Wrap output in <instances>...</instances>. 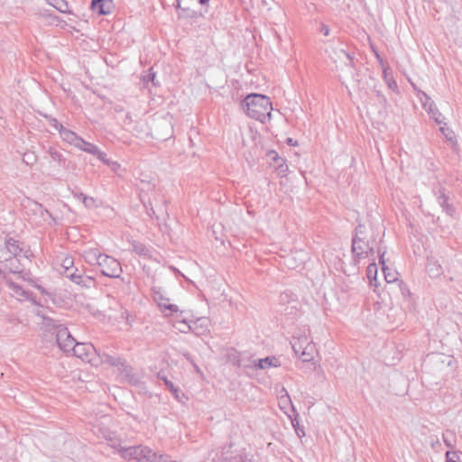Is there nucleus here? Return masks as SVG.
Instances as JSON below:
<instances>
[{
  "label": "nucleus",
  "mask_w": 462,
  "mask_h": 462,
  "mask_svg": "<svg viewBox=\"0 0 462 462\" xmlns=\"http://www.w3.org/2000/svg\"><path fill=\"white\" fill-rule=\"evenodd\" d=\"M374 54H375V57H376V59H377V60H378V61H379V63L381 64L382 68H383H383H386V67L384 66V62H383V58L381 57V55H380L376 51H374Z\"/></svg>",
  "instance_id": "nucleus-47"
},
{
  "label": "nucleus",
  "mask_w": 462,
  "mask_h": 462,
  "mask_svg": "<svg viewBox=\"0 0 462 462\" xmlns=\"http://www.w3.org/2000/svg\"><path fill=\"white\" fill-rule=\"evenodd\" d=\"M43 319L47 326H52L56 328V341L60 348L64 352H70L77 342L69 329L61 324H57V321L53 319L43 317Z\"/></svg>",
  "instance_id": "nucleus-6"
},
{
  "label": "nucleus",
  "mask_w": 462,
  "mask_h": 462,
  "mask_svg": "<svg viewBox=\"0 0 462 462\" xmlns=\"http://www.w3.org/2000/svg\"><path fill=\"white\" fill-rule=\"evenodd\" d=\"M118 372L124 380L129 384L134 386L141 384L142 382L139 376L134 373L133 367L129 365L126 361L120 366Z\"/></svg>",
  "instance_id": "nucleus-12"
},
{
  "label": "nucleus",
  "mask_w": 462,
  "mask_h": 462,
  "mask_svg": "<svg viewBox=\"0 0 462 462\" xmlns=\"http://www.w3.org/2000/svg\"><path fill=\"white\" fill-rule=\"evenodd\" d=\"M280 361L277 357L271 356L264 358H260L254 361V366L258 369H266L269 367L280 366Z\"/></svg>",
  "instance_id": "nucleus-17"
},
{
  "label": "nucleus",
  "mask_w": 462,
  "mask_h": 462,
  "mask_svg": "<svg viewBox=\"0 0 462 462\" xmlns=\"http://www.w3.org/2000/svg\"><path fill=\"white\" fill-rule=\"evenodd\" d=\"M130 244L132 245V251L134 254L145 259H152V254L154 252L152 247L147 246L143 243L137 240H132L130 241Z\"/></svg>",
  "instance_id": "nucleus-15"
},
{
  "label": "nucleus",
  "mask_w": 462,
  "mask_h": 462,
  "mask_svg": "<svg viewBox=\"0 0 462 462\" xmlns=\"http://www.w3.org/2000/svg\"><path fill=\"white\" fill-rule=\"evenodd\" d=\"M158 377L160 380L163 381L166 388L172 393L175 398H179L180 390L176 387L171 381H170L165 375H162L161 373L158 374Z\"/></svg>",
  "instance_id": "nucleus-23"
},
{
  "label": "nucleus",
  "mask_w": 462,
  "mask_h": 462,
  "mask_svg": "<svg viewBox=\"0 0 462 462\" xmlns=\"http://www.w3.org/2000/svg\"><path fill=\"white\" fill-rule=\"evenodd\" d=\"M73 195L75 198L81 200L86 208H97V201L93 197L88 196L82 192H73Z\"/></svg>",
  "instance_id": "nucleus-21"
},
{
  "label": "nucleus",
  "mask_w": 462,
  "mask_h": 462,
  "mask_svg": "<svg viewBox=\"0 0 462 462\" xmlns=\"http://www.w3.org/2000/svg\"><path fill=\"white\" fill-rule=\"evenodd\" d=\"M268 156L273 160L277 163V159H282V157H279L278 153L275 151H270L268 153Z\"/></svg>",
  "instance_id": "nucleus-45"
},
{
  "label": "nucleus",
  "mask_w": 462,
  "mask_h": 462,
  "mask_svg": "<svg viewBox=\"0 0 462 462\" xmlns=\"http://www.w3.org/2000/svg\"><path fill=\"white\" fill-rule=\"evenodd\" d=\"M398 192H399V189H395V193H393V197H398V195H399V194H398Z\"/></svg>",
  "instance_id": "nucleus-53"
},
{
  "label": "nucleus",
  "mask_w": 462,
  "mask_h": 462,
  "mask_svg": "<svg viewBox=\"0 0 462 462\" xmlns=\"http://www.w3.org/2000/svg\"><path fill=\"white\" fill-rule=\"evenodd\" d=\"M154 300L158 302L159 307L163 310H170L171 313L178 312L177 305L169 303V299L163 297V295L157 291L155 288L152 289Z\"/></svg>",
  "instance_id": "nucleus-16"
},
{
  "label": "nucleus",
  "mask_w": 462,
  "mask_h": 462,
  "mask_svg": "<svg viewBox=\"0 0 462 462\" xmlns=\"http://www.w3.org/2000/svg\"><path fill=\"white\" fill-rule=\"evenodd\" d=\"M140 199L150 217L157 220H166L169 217V201L160 188L145 183L144 187L140 189Z\"/></svg>",
  "instance_id": "nucleus-3"
},
{
  "label": "nucleus",
  "mask_w": 462,
  "mask_h": 462,
  "mask_svg": "<svg viewBox=\"0 0 462 462\" xmlns=\"http://www.w3.org/2000/svg\"><path fill=\"white\" fill-rule=\"evenodd\" d=\"M49 5L53 6L55 9H57L60 13H67L68 12V2L66 0H46Z\"/></svg>",
  "instance_id": "nucleus-25"
},
{
  "label": "nucleus",
  "mask_w": 462,
  "mask_h": 462,
  "mask_svg": "<svg viewBox=\"0 0 462 462\" xmlns=\"http://www.w3.org/2000/svg\"><path fill=\"white\" fill-rule=\"evenodd\" d=\"M44 117L48 120L50 125L54 127L57 131H59V133L64 127L62 124H60L56 118L52 117L51 116L44 115Z\"/></svg>",
  "instance_id": "nucleus-37"
},
{
  "label": "nucleus",
  "mask_w": 462,
  "mask_h": 462,
  "mask_svg": "<svg viewBox=\"0 0 462 462\" xmlns=\"http://www.w3.org/2000/svg\"><path fill=\"white\" fill-rule=\"evenodd\" d=\"M109 446L114 448L116 450V452H117L119 454V449L121 448H124L122 445H121V441L119 439H110L109 440Z\"/></svg>",
  "instance_id": "nucleus-40"
},
{
  "label": "nucleus",
  "mask_w": 462,
  "mask_h": 462,
  "mask_svg": "<svg viewBox=\"0 0 462 462\" xmlns=\"http://www.w3.org/2000/svg\"><path fill=\"white\" fill-rule=\"evenodd\" d=\"M48 153L54 162H57L59 163V165H65L66 159L64 158L63 154L60 152L57 149L50 147L48 150Z\"/></svg>",
  "instance_id": "nucleus-26"
},
{
  "label": "nucleus",
  "mask_w": 462,
  "mask_h": 462,
  "mask_svg": "<svg viewBox=\"0 0 462 462\" xmlns=\"http://www.w3.org/2000/svg\"><path fill=\"white\" fill-rule=\"evenodd\" d=\"M182 5H183V6H188V5L184 3V1L182 2Z\"/></svg>",
  "instance_id": "nucleus-56"
},
{
  "label": "nucleus",
  "mask_w": 462,
  "mask_h": 462,
  "mask_svg": "<svg viewBox=\"0 0 462 462\" xmlns=\"http://www.w3.org/2000/svg\"><path fill=\"white\" fill-rule=\"evenodd\" d=\"M119 454L122 458L135 462H156L157 455L150 448L145 446H131L121 448Z\"/></svg>",
  "instance_id": "nucleus-5"
},
{
  "label": "nucleus",
  "mask_w": 462,
  "mask_h": 462,
  "mask_svg": "<svg viewBox=\"0 0 462 462\" xmlns=\"http://www.w3.org/2000/svg\"><path fill=\"white\" fill-rule=\"evenodd\" d=\"M286 143L290 146H297L298 142L296 140H293L291 137H288L286 139Z\"/></svg>",
  "instance_id": "nucleus-46"
},
{
  "label": "nucleus",
  "mask_w": 462,
  "mask_h": 462,
  "mask_svg": "<svg viewBox=\"0 0 462 462\" xmlns=\"http://www.w3.org/2000/svg\"><path fill=\"white\" fill-rule=\"evenodd\" d=\"M209 0H198V3L201 5H208Z\"/></svg>",
  "instance_id": "nucleus-50"
},
{
  "label": "nucleus",
  "mask_w": 462,
  "mask_h": 462,
  "mask_svg": "<svg viewBox=\"0 0 462 462\" xmlns=\"http://www.w3.org/2000/svg\"><path fill=\"white\" fill-rule=\"evenodd\" d=\"M37 161V156L34 152H28L23 156V162L29 166H32Z\"/></svg>",
  "instance_id": "nucleus-34"
},
{
  "label": "nucleus",
  "mask_w": 462,
  "mask_h": 462,
  "mask_svg": "<svg viewBox=\"0 0 462 462\" xmlns=\"http://www.w3.org/2000/svg\"><path fill=\"white\" fill-rule=\"evenodd\" d=\"M241 106L245 114L263 124L272 119L273 104L265 95L258 93L248 94L242 101Z\"/></svg>",
  "instance_id": "nucleus-4"
},
{
  "label": "nucleus",
  "mask_w": 462,
  "mask_h": 462,
  "mask_svg": "<svg viewBox=\"0 0 462 462\" xmlns=\"http://www.w3.org/2000/svg\"><path fill=\"white\" fill-rule=\"evenodd\" d=\"M100 273L109 278H120L123 269L121 263L114 257L103 254L97 264Z\"/></svg>",
  "instance_id": "nucleus-7"
},
{
  "label": "nucleus",
  "mask_w": 462,
  "mask_h": 462,
  "mask_svg": "<svg viewBox=\"0 0 462 462\" xmlns=\"http://www.w3.org/2000/svg\"><path fill=\"white\" fill-rule=\"evenodd\" d=\"M297 417H298V414L296 415L295 418L291 419V424L294 428V430H295L297 436L299 438H302L305 436L304 427L300 425V421Z\"/></svg>",
  "instance_id": "nucleus-33"
},
{
  "label": "nucleus",
  "mask_w": 462,
  "mask_h": 462,
  "mask_svg": "<svg viewBox=\"0 0 462 462\" xmlns=\"http://www.w3.org/2000/svg\"><path fill=\"white\" fill-rule=\"evenodd\" d=\"M34 287L42 294V295H48V296H51V294L47 291V290L42 287V285L40 284H35Z\"/></svg>",
  "instance_id": "nucleus-44"
},
{
  "label": "nucleus",
  "mask_w": 462,
  "mask_h": 462,
  "mask_svg": "<svg viewBox=\"0 0 462 462\" xmlns=\"http://www.w3.org/2000/svg\"><path fill=\"white\" fill-rule=\"evenodd\" d=\"M78 273H79V270L74 267L64 269V271L62 272V274L64 276H66L67 278H69L70 281H71V277L77 276Z\"/></svg>",
  "instance_id": "nucleus-38"
},
{
  "label": "nucleus",
  "mask_w": 462,
  "mask_h": 462,
  "mask_svg": "<svg viewBox=\"0 0 462 462\" xmlns=\"http://www.w3.org/2000/svg\"><path fill=\"white\" fill-rule=\"evenodd\" d=\"M73 264H74V261L71 257H66L63 262H62V264H61V267L63 269H67V268H72L73 267Z\"/></svg>",
  "instance_id": "nucleus-41"
},
{
  "label": "nucleus",
  "mask_w": 462,
  "mask_h": 462,
  "mask_svg": "<svg viewBox=\"0 0 462 462\" xmlns=\"http://www.w3.org/2000/svg\"><path fill=\"white\" fill-rule=\"evenodd\" d=\"M71 282L86 289L96 288L97 285L96 279L88 276L86 272H79L77 276L71 277Z\"/></svg>",
  "instance_id": "nucleus-14"
},
{
  "label": "nucleus",
  "mask_w": 462,
  "mask_h": 462,
  "mask_svg": "<svg viewBox=\"0 0 462 462\" xmlns=\"http://www.w3.org/2000/svg\"><path fill=\"white\" fill-rule=\"evenodd\" d=\"M307 341H308L307 337H304L303 339H300V338L294 339V341L291 342V347L297 356H300L302 349H304L305 346H303V345L307 344Z\"/></svg>",
  "instance_id": "nucleus-28"
},
{
  "label": "nucleus",
  "mask_w": 462,
  "mask_h": 462,
  "mask_svg": "<svg viewBox=\"0 0 462 462\" xmlns=\"http://www.w3.org/2000/svg\"><path fill=\"white\" fill-rule=\"evenodd\" d=\"M111 162H114V161L110 160V159H106V162H104V164L107 165L110 167L111 165Z\"/></svg>",
  "instance_id": "nucleus-51"
},
{
  "label": "nucleus",
  "mask_w": 462,
  "mask_h": 462,
  "mask_svg": "<svg viewBox=\"0 0 462 462\" xmlns=\"http://www.w3.org/2000/svg\"><path fill=\"white\" fill-rule=\"evenodd\" d=\"M115 110H116V112L121 111L120 107H116V108H115Z\"/></svg>",
  "instance_id": "nucleus-54"
},
{
  "label": "nucleus",
  "mask_w": 462,
  "mask_h": 462,
  "mask_svg": "<svg viewBox=\"0 0 462 462\" xmlns=\"http://www.w3.org/2000/svg\"><path fill=\"white\" fill-rule=\"evenodd\" d=\"M345 55L346 57L350 60V62H353V57L346 51H345L344 50L341 51Z\"/></svg>",
  "instance_id": "nucleus-49"
},
{
  "label": "nucleus",
  "mask_w": 462,
  "mask_h": 462,
  "mask_svg": "<svg viewBox=\"0 0 462 462\" xmlns=\"http://www.w3.org/2000/svg\"><path fill=\"white\" fill-rule=\"evenodd\" d=\"M60 135L64 142L74 145L75 147L79 146V143L81 137L79 136L75 132L63 127L60 132Z\"/></svg>",
  "instance_id": "nucleus-18"
},
{
  "label": "nucleus",
  "mask_w": 462,
  "mask_h": 462,
  "mask_svg": "<svg viewBox=\"0 0 462 462\" xmlns=\"http://www.w3.org/2000/svg\"><path fill=\"white\" fill-rule=\"evenodd\" d=\"M384 254H385V251L383 250V248L377 249L379 263L382 266V271L383 273L384 279L387 283H393V282H398L399 281V279H398L399 273L395 271H392L390 268H388L386 266L385 261H384Z\"/></svg>",
  "instance_id": "nucleus-10"
},
{
  "label": "nucleus",
  "mask_w": 462,
  "mask_h": 462,
  "mask_svg": "<svg viewBox=\"0 0 462 462\" xmlns=\"http://www.w3.org/2000/svg\"><path fill=\"white\" fill-rule=\"evenodd\" d=\"M384 227L382 225H374L371 221L358 223L354 230L352 237L351 252L353 262L357 264L361 259L373 257L381 247Z\"/></svg>",
  "instance_id": "nucleus-1"
},
{
  "label": "nucleus",
  "mask_w": 462,
  "mask_h": 462,
  "mask_svg": "<svg viewBox=\"0 0 462 462\" xmlns=\"http://www.w3.org/2000/svg\"><path fill=\"white\" fill-rule=\"evenodd\" d=\"M446 460L447 462H462L461 456L457 451H448Z\"/></svg>",
  "instance_id": "nucleus-35"
},
{
  "label": "nucleus",
  "mask_w": 462,
  "mask_h": 462,
  "mask_svg": "<svg viewBox=\"0 0 462 462\" xmlns=\"http://www.w3.org/2000/svg\"><path fill=\"white\" fill-rule=\"evenodd\" d=\"M156 73L152 71V69L151 68L149 69V72L147 75L143 77V81L144 84H148L149 82H152L153 86H157L158 82H155Z\"/></svg>",
  "instance_id": "nucleus-36"
},
{
  "label": "nucleus",
  "mask_w": 462,
  "mask_h": 462,
  "mask_svg": "<svg viewBox=\"0 0 462 462\" xmlns=\"http://www.w3.org/2000/svg\"><path fill=\"white\" fill-rule=\"evenodd\" d=\"M93 155H95L99 161H101L103 163L106 162V160L107 159L106 158V154L104 152H101L98 148H97V152H95Z\"/></svg>",
  "instance_id": "nucleus-42"
},
{
  "label": "nucleus",
  "mask_w": 462,
  "mask_h": 462,
  "mask_svg": "<svg viewBox=\"0 0 462 462\" xmlns=\"http://www.w3.org/2000/svg\"><path fill=\"white\" fill-rule=\"evenodd\" d=\"M113 8L112 0H92L90 4V9L99 16L110 14Z\"/></svg>",
  "instance_id": "nucleus-11"
},
{
  "label": "nucleus",
  "mask_w": 462,
  "mask_h": 462,
  "mask_svg": "<svg viewBox=\"0 0 462 462\" xmlns=\"http://www.w3.org/2000/svg\"><path fill=\"white\" fill-rule=\"evenodd\" d=\"M110 168L113 171H116L120 168V164L117 162H111Z\"/></svg>",
  "instance_id": "nucleus-48"
},
{
  "label": "nucleus",
  "mask_w": 462,
  "mask_h": 462,
  "mask_svg": "<svg viewBox=\"0 0 462 462\" xmlns=\"http://www.w3.org/2000/svg\"><path fill=\"white\" fill-rule=\"evenodd\" d=\"M319 32L325 35V36H328L329 35V32H330V29L329 27L325 24V23H321V26H320V29H319Z\"/></svg>",
  "instance_id": "nucleus-43"
},
{
  "label": "nucleus",
  "mask_w": 462,
  "mask_h": 462,
  "mask_svg": "<svg viewBox=\"0 0 462 462\" xmlns=\"http://www.w3.org/2000/svg\"><path fill=\"white\" fill-rule=\"evenodd\" d=\"M21 245L20 241L9 236H0V277L23 273V267L20 258L23 249Z\"/></svg>",
  "instance_id": "nucleus-2"
},
{
  "label": "nucleus",
  "mask_w": 462,
  "mask_h": 462,
  "mask_svg": "<svg viewBox=\"0 0 462 462\" xmlns=\"http://www.w3.org/2000/svg\"><path fill=\"white\" fill-rule=\"evenodd\" d=\"M126 119H130L131 120V116H129V114L126 115Z\"/></svg>",
  "instance_id": "nucleus-55"
},
{
  "label": "nucleus",
  "mask_w": 462,
  "mask_h": 462,
  "mask_svg": "<svg viewBox=\"0 0 462 462\" xmlns=\"http://www.w3.org/2000/svg\"><path fill=\"white\" fill-rule=\"evenodd\" d=\"M440 131L446 136L448 142H450L453 144L456 143V134L454 131L448 126L447 124H444V125L440 127Z\"/></svg>",
  "instance_id": "nucleus-29"
},
{
  "label": "nucleus",
  "mask_w": 462,
  "mask_h": 462,
  "mask_svg": "<svg viewBox=\"0 0 462 462\" xmlns=\"http://www.w3.org/2000/svg\"><path fill=\"white\" fill-rule=\"evenodd\" d=\"M77 148H79L88 153L94 154L95 152H97L98 147L96 144L88 143V142L85 141L83 138H80L79 146H77Z\"/></svg>",
  "instance_id": "nucleus-22"
},
{
  "label": "nucleus",
  "mask_w": 462,
  "mask_h": 462,
  "mask_svg": "<svg viewBox=\"0 0 462 462\" xmlns=\"http://www.w3.org/2000/svg\"><path fill=\"white\" fill-rule=\"evenodd\" d=\"M377 275V265L374 263H371L366 268V276L370 281V283L373 284V281H376Z\"/></svg>",
  "instance_id": "nucleus-31"
},
{
  "label": "nucleus",
  "mask_w": 462,
  "mask_h": 462,
  "mask_svg": "<svg viewBox=\"0 0 462 462\" xmlns=\"http://www.w3.org/2000/svg\"><path fill=\"white\" fill-rule=\"evenodd\" d=\"M102 254L97 248H90L84 252V258L89 264L97 266Z\"/></svg>",
  "instance_id": "nucleus-19"
},
{
  "label": "nucleus",
  "mask_w": 462,
  "mask_h": 462,
  "mask_svg": "<svg viewBox=\"0 0 462 462\" xmlns=\"http://www.w3.org/2000/svg\"><path fill=\"white\" fill-rule=\"evenodd\" d=\"M313 347H314L313 346L307 344V346L304 347V349H302V351L300 352L299 356L301 358V360L303 362H309L313 358V356H312Z\"/></svg>",
  "instance_id": "nucleus-30"
},
{
  "label": "nucleus",
  "mask_w": 462,
  "mask_h": 462,
  "mask_svg": "<svg viewBox=\"0 0 462 462\" xmlns=\"http://www.w3.org/2000/svg\"><path fill=\"white\" fill-rule=\"evenodd\" d=\"M32 211L35 212V213H38L40 214V216L42 217H44V215H47L49 216L53 221H55V217L52 216V214L47 209L45 208L42 204L41 203H38L36 201H32Z\"/></svg>",
  "instance_id": "nucleus-24"
},
{
  "label": "nucleus",
  "mask_w": 462,
  "mask_h": 462,
  "mask_svg": "<svg viewBox=\"0 0 462 462\" xmlns=\"http://www.w3.org/2000/svg\"><path fill=\"white\" fill-rule=\"evenodd\" d=\"M191 364L193 365V366H194L195 370H196L198 373H199V372H200L199 367L195 363H193L192 361H191Z\"/></svg>",
  "instance_id": "nucleus-52"
},
{
  "label": "nucleus",
  "mask_w": 462,
  "mask_h": 462,
  "mask_svg": "<svg viewBox=\"0 0 462 462\" xmlns=\"http://www.w3.org/2000/svg\"><path fill=\"white\" fill-rule=\"evenodd\" d=\"M183 312L184 311H180V314L179 316V321L184 324L187 327L188 330L194 332L196 335L203 334L206 331V328H203L202 322L205 321L203 319L189 320L182 315Z\"/></svg>",
  "instance_id": "nucleus-13"
},
{
  "label": "nucleus",
  "mask_w": 462,
  "mask_h": 462,
  "mask_svg": "<svg viewBox=\"0 0 462 462\" xmlns=\"http://www.w3.org/2000/svg\"><path fill=\"white\" fill-rule=\"evenodd\" d=\"M71 351L76 357L81 359L83 362L89 363L92 365H98L97 350L92 344L76 343Z\"/></svg>",
  "instance_id": "nucleus-8"
},
{
  "label": "nucleus",
  "mask_w": 462,
  "mask_h": 462,
  "mask_svg": "<svg viewBox=\"0 0 462 462\" xmlns=\"http://www.w3.org/2000/svg\"><path fill=\"white\" fill-rule=\"evenodd\" d=\"M276 170H277L279 175H281L282 177L286 176L289 168H288V165L286 164L285 160L283 158L277 159Z\"/></svg>",
  "instance_id": "nucleus-32"
},
{
  "label": "nucleus",
  "mask_w": 462,
  "mask_h": 462,
  "mask_svg": "<svg viewBox=\"0 0 462 462\" xmlns=\"http://www.w3.org/2000/svg\"><path fill=\"white\" fill-rule=\"evenodd\" d=\"M298 304L296 295L291 291H283L279 296V305L281 306L279 311L281 313L293 315L298 309Z\"/></svg>",
  "instance_id": "nucleus-9"
},
{
  "label": "nucleus",
  "mask_w": 462,
  "mask_h": 462,
  "mask_svg": "<svg viewBox=\"0 0 462 462\" xmlns=\"http://www.w3.org/2000/svg\"><path fill=\"white\" fill-rule=\"evenodd\" d=\"M390 70V68L387 67V68H383V79L384 80L386 81L389 88L393 89V90H395L397 88V83L396 81L393 79V76L391 74V71Z\"/></svg>",
  "instance_id": "nucleus-27"
},
{
  "label": "nucleus",
  "mask_w": 462,
  "mask_h": 462,
  "mask_svg": "<svg viewBox=\"0 0 462 462\" xmlns=\"http://www.w3.org/2000/svg\"><path fill=\"white\" fill-rule=\"evenodd\" d=\"M98 361L101 363H106L110 365L111 366H116L118 369L121 365L126 361L125 359L119 357V356H114L111 355L104 354L102 356H98Z\"/></svg>",
  "instance_id": "nucleus-20"
},
{
  "label": "nucleus",
  "mask_w": 462,
  "mask_h": 462,
  "mask_svg": "<svg viewBox=\"0 0 462 462\" xmlns=\"http://www.w3.org/2000/svg\"><path fill=\"white\" fill-rule=\"evenodd\" d=\"M228 359L232 363L233 365H236L238 367L241 366V362H240V358H239L237 352L235 351L234 354H229Z\"/></svg>",
  "instance_id": "nucleus-39"
}]
</instances>
